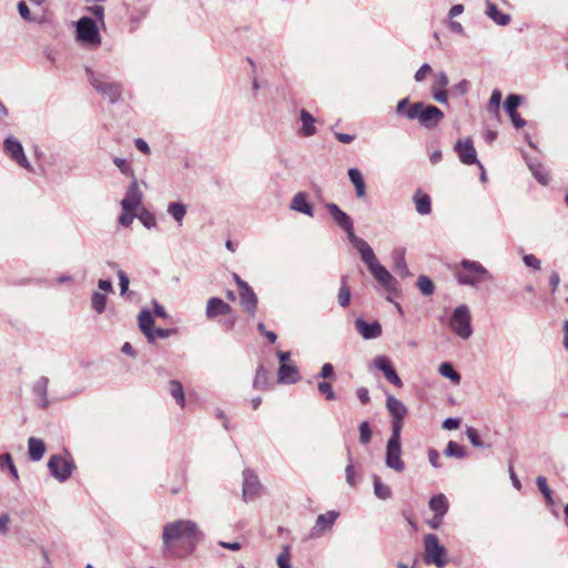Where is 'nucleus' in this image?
I'll list each match as a JSON object with an SVG mask.
<instances>
[{"label": "nucleus", "instance_id": "1", "mask_svg": "<svg viewBox=\"0 0 568 568\" xmlns=\"http://www.w3.org/2000/svg\"><path fill=\"white\" fill-rule=\"evenodd\" d=\"M201 538L202 532L195 521H169L162 529V552L169 558H182L195 549Z\"/></svg>", "mask_w": 568, "mask_h": 568}, {"label": "nucleus", "instance_id": "2", "mask_svg": "<svg viewBox=\"0 0 568 568\" xmlns=\"http://www.w3.org/2000/svg\"><path fill=\"white\" fill-rule=\"evenodd\" d=\"M357 251L362 261L366 264L371 274L381 284V286L389 293L396 292V278L379 263L371 245L367 243Z\"/></svg>", "mask_w": 568, "mask_h": 568}, {"label": "nucleus", "instance_id": "3", "mask_svg": "<svg viewBox=\"0 0 568 568\" xmlns=\"http://www.w3.org/2000/svg\"><path fill=\"white\" fill-rule=\"evenodd\" d=\"M87 77L92 88L110 103H115L121 98L122 85L119 82L110 81L109 78L90 68L85 69Z\"/></svg>", "mask_w": 568, "mask_h": 568}, {"label": "nucleus", "instance_id": "4", "mask_svg": "<svg viewBox=\"0 0 568 568\" xmlns=\"http://www.w3.org/2000/svg\"><path fill=\"white\" fill-rule=\"evenodd\" d=\"M459 267L460 270L456 271V278L462 285L476 286L491 277L489 272L476 261L463 260Z\"/></svg>", "mask_w": 568, "mask_h": 568}, {"label": "nucleus", "instance_id": "5", "mask_svg": "<svg viewBox=\"0 0 568 568\" xmlns=\"http://www.w3.org/2000/svg\"><path fill=\"white\" fill-rule=\"evenodd\" d=\"M326 209H327L328 213L331 214L332 219L334 220V222L343 231L346 232L349 242L353 244V246L356 250H359L365 244H367V242L364 239L358 237V236L355 235V233H354V223H353L352 217L347 213L342 211L337 204H335V203H327L326 204Z\"/></svg>", "mask_w": 568, "mask_h": 568}, {"label": "nucleus", "instance_id": "6", "mask_svg": "<svg viewBox=\"0 0 568 568\" xmlns=\"http://www.w3.org/2000/svg\"><path fill=\"white\" fill-rule=\"evenodd\" d=\"M449 327L462 339H468L473 335L471 315L466 304L458 305L450 318Z\"/></svg>", "mask_w": 568, "mask_h": 568}, {"label": "nucleus", "instance_id": "7", "mask_svg": "<svg viewBox=\"0 0 568 568\" xmlns=\"http://www.w3.org/2000/svg\"><path fill=\"white\" fill-rule=\"evenodd\" d=\"M77 40L87 47L97 48L101 44V36L97 22L90 17H82L75 26Z\"/></svg>", "mask_w": 568, "mask_h": 568}, {"label": "nucleus", "instance_id": "8", "mask_svg": "<svg viewBox=\"0 0 568 568\" xmlns=\"http://www.w3.org/2000/svg\"><path fill=\"white\" fill-rule=\"evenodd\" d=\"M424 560L426 564H434L438 568L446 566V549L439 544V539L434 534H428L424 538Z\"/></svg>", "mask_w": 568, "mask_h": 568}, {"label": "nucleus", "instance_id": "9", "mask_svg": "<svg viewBox=\"0 0 568 568\" xmlns=\"http://www.w3.org/2000/svg\"><path fill=\"white\" fill-rule=\"evenodd\" d=\"M50 474L60 483H64L70 478L73 469L75 468L74 463L60 455H53L48 462Z\"/></svg>", "mask_w": 568, "mask_h": 568}, {"label": "nucleus", "instance_id": "10", "mask_svg": "<svg viewBox=\"0 0 568 568\" xmlns=\"http://www.w3.org/2000/svg\"><path fill=\"white\" fill-rule=\"evenodd\" d=\"M3 151L8 156H10L11 160L16 161L21 168L28 171L33 170L32 165L30 164L24 154L22 144L14 136L10 135L4 140Z\"/></svg>", "mask_w": 568, "mask_h": 568}, {"label": "nucleus", "instance_id": "11", "mask_svg": "<svg viewBox=\"0 0 568 568\" xmlns=\"http://www.w3.org/2000/svg\"><path fill=\"white\" fill-rule=\"evenodd\" d=\"M420 110L417 121L426 129H434L444 119L442 110L433 104L422 102Z\"/></svg>", "mask_w": 568, "mask_h": 568}, {"label": "nucleus", "instance_id": "12", "mask_svg": "<svg viewBox=\"0 0 568 568\" xmlns=\"http://www.w3.org/2000/svg\"><path fill=\"white\" fill-rule=\"evenodd\" d=\"M143 193L139 187L135 178L131 181L123 200L121 201L122 211H136L142 204Z\"/></svg>", "mask_w": 568, "mask_h": 568}, {"label": "nucleus", "instance_id": "13", "mask_svg": "<svg viewBox=\"0 0 568 568\" xmlns=\"http://www.w3.org/2000/svg\"><path fill=\"white\" fill-rule=\"evenodd\" d=\"M455 151L462 163L466 165L477 164L479 169H483V164L477 160V152L470 139L458 140L455 144Z\"/></svg>", "mask_w": 568, "mask_h": 568}, {"label": "nucleus", "instance_id": "14", "mask_svg": "<svg viewBox=\"0 0 568 568\" xmlns=\"http://www.w3.org/2000/svg\"><path fill=\"white\" fill-rule=\"evenodd\" d=\"M385 463L388 468L394 469L397 473L404 471L405 464L402 460L400 442L387 440Z\"/></svg>", "mask_w": 568, "mask_h": 568}, {"label": "nucleus", "instance_id": "15", "mask_svg": "<svg viewBox=\"0 0 568 568\" xmlns=\"http://www.w3.org/2000/svg\"><path fill=\"white\" fill-rule=\"evenodd\" d=\"M260 489L261 484L257 476L251 469H245L243 471V499L246 503L252 501L258 495Z\"/></svg>", "mask_w": 568, "mask_h": 568}, {"label": "nucleus", "instance_id": "16", "mask_svg": "<svg viewBox=\"0 0 568 568\" xmlns=\"http://www.w3.org/2000/svg\"><path fill=\"white\" fill-rule=\"evenodd\" d=\"M339 513L336 510H329L325 514H321L317 516L315 526L311 531L312 537H320L324 531H328L333 528L336 519L338 518Z\"/></svg>", "mask_w": 568, "mask_h": 568}, {"label": "nucleus", "instance_id": "17", "mask_svg": "<svg viewBox=\"0 0 568 568\" xmlns=\"http://www.w3.org/2000/svg\"><path fill=\"white\" fill-rule=\"evenodd\" d=\"M422 108V102L410 103L409 98H404L397 102L396 115L408 121H417Z\"/></svg>", "mask_w": 568, "mask_h": 568}, {"label": "nucleus", "instance_id": "18", "mask_svg": "<svg viewBox=\"0 0 568 568\" xmlns=\"http://www.w3.org/2000/svg\"><path fill=\"white\" fill-rule=\"evenodd\" d=\"M374 365L377 369L382 371L385 378L393 385L402 387L403 383L394 369L388 357L379 355L374 358Z\"/></svg>", "mask_w": 568, "mask_h": 568}, {"label": "nucleus", "instance_id": "19", "mask_svg": "<svg viewBox=\"0 0 568 568\" xmlns=\"http://www.w3.org/2000/svg\"><path fill=\"white\" fill-rule=\"evenodd\" d=\"M355 328L364 339L378 338L383 333L379 322L374 321L368 323L361 317L355 321Z\"/></svg>", "mask_w": 568, "mask_h": 568}, {"label": "nucleus", "instance_id": "20", "mask_svg": "<svg viewBox=\"0 0 568 568\" xmlns=\"http://www.w3.org/2000/svg\"><path fill=\"white\" fill-rule=\"evenodd\" d=\"M231 311L232 307L222 298L211 297L206 304L205 315L207 318L213 320L219 315H227Z\"/></svg>", "mask_w": 568, "mask_h": 568}, {"label": "nucleus", "instance_id": "21", "mask_svg": "<svg viewBox=\"0 0 568 568\" xmlns=\"http://www.w3.org/2000/svg\"><path fill=\"white\" fill-rule=\"evenodd\" d=\"M272 387L273 382L270 371H267L263 365H260L255 372L253 388L256 390L266 392L272 389Z\"/></svg>", "mask_w": 568, "mask_h": 568}, {"label": "nucleus", "instance_id": "22", "mask_svg": "<svg viewBox=\"0 0 568 568\" xmlns=\"http://www.w3.org/2000/svg\"><path fill=\"white\" fill-rule=\"evenodd\" d=\"M300 120L302 122V126L298 130V134L305 138L312 136L316 134V119L305 109L300 111Z\"/></svg>", "mask_w": 568, "mask_h": 568}, {"label": "nucleus", "instance_id": "23", "mask_svg": "<svg viewBox=\"0 0 568 568\" xmlns=\"http://www.w3.org/2000/svg\"><path fill=\"white\" fill-rule=\"evenodd\" d=\"M139 327L150 343L154 342V318L149 310H142L138 315Z\"/></svg>", "mask_w": 568, "mask_h": 568}, {"label": "nucleus", "instance_id": "24", "mask_svg": "<svg viewBox=\"0 0 568 568\" xmlns=\"http://www.w3.org/2000/svg\"><path fill=\"white\" fill-rule=\"evenodd\" d=\"M290 209L311 217L314 216L313 207L308 203L307 194L305 192H298L293 196Z\"/></svg>", "mask_w": 568, "mask_h": 568}, {"label": "nucleus", "instance_id": "25", "mask_svg": "<svg viewBox=\"0 0 568 568\" xmlns=\"http://www.w3.org/2000/svg\"><path fill=\"white\" fill-rule=\"evenodd\" d=\"M240 303L243 310L251 316H253L256 312L257 306V296L253 292L252 288H245V291L240 292Z\"/></svg>", "mask_w": 568, "mask_h": 568}, {"label": "nucleus", "instance_id": "26", "mask_svg": "<svg viewBox=\"0 0 568 568\" xmlns=\"http://www.w3.org/2000/svg\"><path fill=\"white\" fill-rule=\"evenodd\" d=\"M429 508L435 513V519L443 520L448 510V501L445 495L438 494L430 498Z\"/></svg>", "mask_w": 568, "mask_h": 568}, {"label": "nucleus", "instance_id": "27", "mask_svg": "<svg viewBox=\"0 0 568 568\" xmlns=\"http://www.w3.org/2000/svg\"><path fill=\"white\" fill-rule=\"evenodd\" d=\"M386 408L392 418L404 419L407 414L406 406L393 395L386 397Z\"/></svg>", "mask_w": 568, "mask_h": 568}, {"label": "nucleus", "instance_id": "28", "mask_svg": "<svg viewBox=\"0 0 568 568\" xmlns=\"http://www.w3.org/2000/svg\"><path fill=\"white\" fill-rule=\"evenodd\" d=\"M347 174L355 187L356 197L364 199L366 196V184L361 171L356 168H351Z\"/></svg>", "mask_w": 568, "mask_h": 568}, {"label": "nucleus", "instance_id": "29", "mask_svg": "<svg viewBox=\"0 0 568 568\" xmlns=\"http://www.w3.org/2000/svg\"><path fill=\"white\" fill-rule=\"evenodd\" d=\"M300 381L298 369L291 364L280 365L278 368V383L294 384Z\"/></svg>", "mask_w": 568, "mask_h": 568}, {"label": "nucleus", "instance_id": "30", "mask_svg": "<svg viewBox=\"0 0 568 568\" xmlns=\"http://www.w3.org/2000/svg\"><path fill=\"white\" fill-rule=\"evenodd\" d=\"M48 385L49 378L45 376H41L34 382L32 386L33 394L40 398V406L42 408H47L49 405Z\"/></svg>", "mask_w": 568, "mask_h": 568}, {"label": "nucleus", "instance_id": "31", "mask_svg": "<svg viewBox=\"0 0 568 568\" xmlns=\"http://www.w3.org/2000/svg\"><path fill=\"white\" fill-rule=\"evenodd\" d=\"M45 453V445L42 439L30 437L28 439V454L32 462H39Z\"/></svg>", "mask_w": 568, "mask_h": 568}, {"label": "nucleus", "instance_id": "32", "mask_svg": "<svg viewBox=\"0 0 568 568\" xmlns=\"http://www.w3.org/2000/svg\"><path fill=\"white\" fill-rule=\"evenodd\" d=\"M413 201L415 209L420 215H427L432 212V200L428 194L422 193L419 190L414 194Z\"/></svg>", "mask_w": 568, "mask_h": 568}, {"label": "nucleus", "instance_id": "33", "mask_svg": "<svg viewBox=\"0 0 568 568\" xmlns=\"http://www.w3.org/2000/svg\"><path fill=\"white\" fill-rule=\"evenodd\" d=\"M486 14L498 26H507L510 22V16L498 10L497 6L487 0Z\"/></svg>", "mask_w": 568, "mask_h": 568}, {"label": "nucleus", "instance_id": "34", "mask_svg": "<svg viewBox=\"0 0 568 568\" xmlns=\"http://www.w3.org/2000/svg\"><path fill=\"white\" fill-rule=\"evenodd\" d=\"M394 261V268L402 277L408 276L409 271L405 261V251L403 248H397L392 254Z\"/></svg>", "mask_w": 568, "mask_h": 568}, {"label": "nucleus", "instance_id": "35", "mask_svg": "<svg viewBox=\"0 0 568 568\" xmlns=\"http://www.w3.org/2000/svg\"><path fill=\"white\" fill-rule=\"evenodd\" d=\"M168 214L179 224L182 225V222L186 214V205L181 202H171L168 205Z\"/></svg>", "mask_w": 568, "mask_h": 568}, {"label": "nucleus", "instance_id": "36", "mask_svg": "<svg viewBox=\"0 0 568 568\" xmlns=\"http://www.w3.org/2000/svg\"><path fill=\"white\" fill-rule=\"evenodd\" d=\"M527 164L532 175L540 184L547 185L549 183V174L540 163L527 162Z\"/></svg>", "mask_w": 568, "mask_h": 568}, {"label": "nucleus", "instance_id": "37", "mask_svg": "<svg viewBox=\"0 0 568 568\" xmlns=\"http://www.w3.org/2000/svg\"><path fill=\"white\" fill-rule=\"evenodd\" d=\"M373 484H374V494L377 498L386 500L392 497L390 488L383 484L381 478L377 475H373Z\"/></svg>", "mask_w": 568, "mask_h": 568}, {"label": "nucleus", "instance_id": "38", "mask_svg": "<svg viewBox=\"0 0 568 568\" xmlns=\"http://www.w3.org/2000/svg\"><path fill=\"white\" fill-rule=\"evenodd\" d=\"M347 278H348L347 275L342 276L341 287H339L338 295H337L338 304L342 307L348 306L349 301H351V291H349V287L347 286Z\"/></svg>", "mask_w": 568, "mask_h": 568}, {"label": "nucleus", "instance_id": "39", "mask_svg": "<svg viewBox=\"0 0 568 568\" xmlns=\"http://www.w3.org/2000/svg\"><path fill=\"white\" fill-rule=\"evenodd\" d=\"M438 372L442 376L450 379L453 383L458 384L460 382V374L455 371L453 365L448 362H444L439 365Z\"/></svg>", "mask_w": 568, "mask_h": 568}, {"label": "nucleus", "instance_id": "40", "mask_svg": "<svg viewBox=\"0 0 568 568\" xmlns=\"http://www.w3.org/2000/svg\"><path fill=\"white\" fill-rule=\"evenodd\" d=\"M106 306V295L101 292H93L91 295V307L98 313L102 314Z\"/></svg>", "mask_w": 568, "mask_h": 568}, {"label": "nucleus", "instance_id": "41", "mask_svg": "<svg viewBox=\"0 0 568 568\" xmlns=\"http://www.w3.org/2000/svg\"><path fill=\"white\" fill-rule=\"evenodd\" d=\"M0 467L1 468L7 467L12 476V479L14 481L19 480L18 469L13 463L12 456L9 453L0 455Z\"/></svg>", "mask_w": 568, "mask_h": 568}, {"label": "nucleus", "instance_id": "42", "mask_svg": "<svg viewBox=\"0 0 568 568\" xmlns=\"http://www.w3.org/2000/svg\"><path fill=\"white\" fill-rule=\"evenodd\" d=\"M170 393L176 403L183 407L185 404L184 390L182 384L178 381L170 382Z\"/></svg>", "mask_w": 568, "mask_h": 568}, {"label": "nucleus", "instance_id": "43", "mask_svg": "<svg viewBox=\"0 0 568 568\" xmlns=\"http://www.w3.org/2000/svg\"><path fill=\"white\" fill-rule=\"evenodd\" d=\"M416 285L419 288V291L422 292V294L425 296L432 295L435 291V286L433 284L432 280L426 275H420L417 278Z\"/></svg>", "mask_w": 568, "mask_h": 568}, {"label": "nucleus", "instance_id": "44", "mask_svg": "<svg viewBox=\"0 0 568 568\" xmlns=\"http://www.w3.org/2000/svg\"><path fill=\"white\" fill-rule=\"evenodd\" d=\"M520 102H521V97L518 94H509L506 98V100L504 102V108H505L506 112L508 113V115L517 112V108L519 106Z\"/></svg>", "mask_w": 568, "mask_h": 568}, {"label": "nucleus", "instance_id": "45", "mask_svg": "<svg viewBox=\"0 0 568 568\" xmlns=\"http://www.w3.org/2000/svg\"><path fill=\"white\" fill-rule=\"evenodd\" d=\"M138 219L140 220V222L146 227V229H154L156 227V219H155V215L143 209L139 214H138Z\"/></svg>", "mask_w": 568, "mask_h": 568}, {"label": "nucleus", "instance_id": "46", "mask_svg": "<svg viewBox=\"0 0 568 568\" xmlns=\"http://www.w3.org/2000/svg\"><path fill=\"white\" fill-rule=\"evenodd\" d=\"M445 454L448 457L464 458L465 457V448L462 445H459L458 443L450 440L447 444Z\"/></svg>", "mask_w": 568, "mask_h": 568}, {"label": "nucleus", "instance_id": "47", "mask_svg": "<svg viewBox=\"0 0 568 568\" xmlns=\"http://www.w3.org/2000/svg\"><path fill=\"white\" fill-rule=\"evenodd\" d=\"M358 430H359L361 444H363V445L368 444L372 439V429H371L369 423L367 420L362 422L359 424Z\"/></svg>", "mask_w": 568, "mask_h": 568}, {"label": "nucleus", "instance_id": "48", "mask_svg": "<svg viewBox=\"0 0 568 568\" xmlns=\"http://www.w3.org/2000/svg\"><path fill=\"white\" fill-rule=\"evenodd\" d=\"M403 420L404 419L392 418V434L388 442H400Z\"/></svg>", "mask_w": 568, "mask_h": 568}, {"label": "nucleus", "instance_id": "49", "mask_svg": "<svg viewBox=\"0 0 568 568\" xmlns=\"http://www.w3.org/2000/svg\"><path fill=\"white\" fill-rule=\"evenodd\" d=\"M449 83L448 77L444 71H439L434 77L432 90L445 89Z\"/></svg>", "mask_w": 568, "mask_h": 568}, {"label": "nucleus", "instance_id": "50", "mask_svg": "<svg viewBox=\"0 0 568 568\" xmlns=\"http://www.w3.org/2000/svg\"><path fill=\"white\" fill-rule=\"evenodd\" d=\"M113 163L124 175L131 176L132 179L135 178L133 174L132 168L130 166V164L126 162L125 159L114 158Z\"/></svg>", "mask_w": 568, "mask_h": 568}, {"label": "nucleus", "instance_id": "51", "mask_svg": "<svg viewBox=\"0 0 568 568\" xmlns=\"http://www.w3.org/2000/svg\"><path fill=\"white\" fill-rule=\"evenodd\" d=\"M290 548L285 546L283 551L277 556L276 562L278 568H292L291 562Z\"/></svg>", "mask_w": 568, "mask_h": 568}, {"label": "nucleus", "instance_id": "52", "mask_svg": "<svg viewBox=\"0 0 568 568\" xmlns=\"http://www.w3.org/2000/svg\"><path fill=\"white\" fill-rule=\"evenodd\" d=\"M317 388H318V392L321 394L325 395V397L328 400H334L336 398V394L333 390V387H332V385L329 383H327V382H320L317 384Z\"/></svg>", "mask_w": 568, "mask_h": 568}, {"label": "nucleus", "instance_id": "53", "mask_svg": "<svg viewBox=\"0 0 568 568\" xmlns=\"http://www.w3.org/2000/svg\"><path fill=\"white\" fill-rule=\"evenodd\" d=\"M537 483V486L539 488V490L541 491V494L545 496V498L547 499V501L549 504L552 503V499H551V491L548 487V484H547V479L542 476H539L536 480Z\"/></svg>", "mask_w": 568, "mask_h": 568}, {"label": "nucleus", "instance_id": "54", "mask_svg": "<svg viewBox=\"0 0 568 568\" xmlns=\"http://www.w3.org/2000/svg\"><path fill=\"white\" fill-rule=\"evenodd\" d=\"M135 217H138L136 211H122L119 216V224L128 227L132 224Z\"/></svg>", "mask_w": 568, "mask_h": 568}, {"label": "nucleus", "instance_id": "55", "mask_svg": "<svg viewBox=\"0 0 568 568\" xmlns=\"http://www.w3.org/2000/svg\"><path fill=\"white\" fill-rule=\"evenodd\" d=\"M523 261L527 267L539 271L541 268V262L534 254H525Z\"/></svg>", "mask_w": 568, "mask_h": 568}, {"label": "nucleus", "instance_id": "56", "mask_svg": "<svg viewBox=\"0 0 568 568\" xmlns=\"http://www.w3.org/2000/svg\"><path fill=\"white\" fill-rule=\"evenodd\" d=\"M466 435H467V438L469 439V442L471 443L473 446L475 447H481L483 446V442L478 435V432L473 428V427H468L467 430H466Z\"/></svg>", "mask_w": 568, "mask_h": 568}, {"label": "nucleus", "instance_id": "57", "mask_svg": "<svg viewBox=\"0 0 568 568\" xmlns=\"http://www.w3.org/2000/svg\"><path fill=\"white\" fill-rule=\"evenodd\" d=\"M346 481L349 486H355L356 485V481H355V470H354V464L352 462V458L351 456L348 457V464L346 466Z\"/></svg>", "mask_w": 568, "mask_h": 568}, {"label": "nucleus", "instance_id": "58", "mask_svg": "<svg viewBox=\"0 0 568 568\" xmlns=\"http://www.w3.org/2000/svg\"><path fill=\"white\" fill-rule=\"evenodd\" d=\"M118 277H119V285H120V293L121 295L125 294L128 288H129V284H130V280H129V276L122 271V270H119L118 271Z\"/></svg>", "mask_w": 568, "mask_h": 568}, {"label": "nucleus", "instance_id": "59", "mask_svg": "<svg viewBox=\"0 0 568 568\" xmlns=\"http://www.w3.org/2000/svg\"><path fill=\"white\" fill-rule=\"evenodd\" d=\"M432 71V68L428 63L422 64V67L416 71L414 79L416 82H422L426 74H428Z\"/></svg>", "mask_w": 568, "mask_h": 568}, {"label": "nucleus", "instance_id": "60", "mask_svg": "<svg viewBox=\"0 0 568 568\" xmlns=\"http://www.w3.org/2000/svg\"><path fill=\"white\" fill-rule=\"evenodd\" d=\"M18 10L22 19L27 21H33L34 19L31 17L30 10L24 1H20L18 3Z\"/></svg>", "mask_w": 568, "mask_h": 568}, {"label": "nucleus", "instance_id": "61", "mask_svg": "<svg viewBox=\"0 0 568 568\" xmlns=\"http://www.w3.org/2000/svg\"><path fill=\"white\" fill-rule=\"evenodd\" d=\"M102 24L104 23V8L102 6H93L88 9Z\"/></svg>", "mask_w": 568, "mask_h": 568}, {"label": "nucleus", "instance_id": "62", "mask_svg": "<svg viewBox=\"0 0 568 568\" xmlns=\"http://www.w3.org/2000/svg\"><path fill=\"white\" fill-rule=\"evenodd\" d=\"M501 102V92L499 90H494L490 99H489V105L494 108L495 110H498Z\"/></svg>", "mask_w": 568, "mask_h": 568}, {"label": "nucleus", "instance_id": "63", "mask_svg": "<svg viewBox=\"0 0 568 568\" xmlns=\"http://www.w3.org/2000/svg\"><path fill=\"white\" fill-rule=\"evenodd\" d=\"M334 374V367L331 363H326L322 366L321 372L318 373V377L321 378H329Z\"/></svg>", "mask_w": 568, "mask_h": 568}, {"label": "nucleus", "instance_id": "64", "mask_svg": "<svg viewBox=\"0 0 568 568\" xmlns=\"http://www.w3.org/2000/svg\"><path fill=\"white\" fill-rule=\"evenodd\" d=\"M356 395L361 403L368 404L371 400L368 389L366 387H359L356 389Z\"/></svg>", "mask_w": 568, "mask_h": 568}]
</instances>
